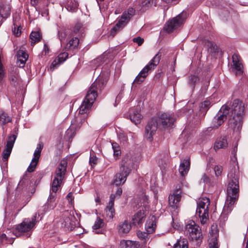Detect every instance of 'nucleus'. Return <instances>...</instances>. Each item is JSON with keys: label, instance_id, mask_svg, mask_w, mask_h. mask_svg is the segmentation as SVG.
Here are the masks:
<instances>
[{"label": "nucleus", "instance_id": "obj_46", "mask_svg": "<svg viewBox=\"0 0 248 248\" xmlns=\"http://www.w3.org/2000/svg\"><path fill=\"white\" fill-rule=\"evenodd\" d=\"M214 171L217 176H220L222 171V167L221 166H216L214 168Z\"/></svg>", "mask_w": 248, "mask_h": 248}, {"label": "nucleus", "instance_id": "obj_8", "mask_svg": "<svg viewBox=\"0 0 248 248\" xmlns=\"http://www.w3.org/2000/svg\"><path fill=\"white\" fill-rule=\"evenodd\" d=\"M160 60V56L158 54H156L136 77L133 84H140L142 83L147 76L148 72L154 69L158 64Z\"/></svg>", "mask_w": 248, "mask_h": 248}, {"label": "nucleus", "instance_id": "obj_4", "mask_svg": "<svg viewBox=\"0 0 248 248\" xmlns=\"http://www.w3.org/2000/svg\"><path fill=\"white\" fill-rule=\"evenodd\" d=\"M133 160L129 156L124 157L121 162L120 172L117 173L113 180V184L117 186L123 185L133 167Z\"/></svg>", "mask_w": 248, "mask_h": 248}, {"label": "nucleus", "instance_id": "obj_14", "mask_svg": "<svg viewBox=\"0 0 248 248\" xmlns=\"http://www.w3.org/2000/svg\"><path fill=\"white\" fill-rule=\"evenodd\" d=\"M181 193L180 186L176 188L172 194L169 197V204L173 208H177L179 206V202L181 199Z\"/></svg>", "mask_w": 248, "mask_h": 248}, {"label": "nucleus", "instance_id": "obj_5", "mask_svg": "<svg viewBox=\"0 0 248 248\" xmlns=\"http://www.w3.org/2000/svg\"><path fill=\"white\" fill-rule=\"evenodd\" d=\"M210 203L209 198L206 197L199 199L197 203L196 214L199 216L200 222L202 225L206 224L209 219V206Z\"/></svg>", "mask_w": 248, "mask_h": 248}, {"label": "nucleus", "instance_id": "obj_32", "mask_svg": "<svg viewBox=\"0 0 248 248\" xmlns=\"http://www.w3.org/2000/svg\"><path fill=\"white\" fill-rule=\"evenodd\" d=\"M121 248H135V242L131 240H123L120 241Z\"/></svg>", "mask_w": 248, "mask_h": 248}, {"label": "nucleus", "instance_id": "obj_35", "mask_svg": "<svg viewBox=\"0 0 248 248\" xmlns=\"http://www.w3.org/2000/svg\"><path fill=\"white\" fill-rule=\"evenodd\" d=\"M157 0H140L141 7L146 8L155 6Z\"/></svg>", "mask_w": 248, "mask_h": 248}, {"label": "nucleus", "instance_id": "obj_33", "mask_svg": "<svg viewBox=\"0 0 248 248\" xmlns=\"http://www.w3.org/2000/svg\"><path fill=\"white\" fill-rule=\"evenodd\" d=\"M104 225V222L102 219L99 217H97L95 220L94 225L93 226V229L95 231V232L96 233H100V232L97 231L99 229L102 228Z\"/></svg>", "mask_w": 248, "mask_h": 248}, {"label": "nucleus", "instance_id": "obj_19", "mask_svg": "<svg viewBox=\"0 0 248 248\" xmlns=\"http://www.w3.org/2000/svg\"><path fill=\"white\" fill-rule=\"evenodd\" d=\"M190 160L184 159L180 163L179 171L181 176H185L187 174L190 168Z\"/></svg>", "mask_w": 248, "mask_h": 248}, {"label": "nucleus", "instance_id": "obj_7", "mask_svg": "<svg viewBox=\"0 0 248 248\" xmlns=\"http://www.w3.org/2000/svg\"><path fill=\"white\" fill-rule=\"evenodd\" d=\"M185 233L192 241L201 243L202 239V234L201 228L194 221H189L185 226Z\"/></svg>", "mask_w": 248, "mask_h": 248}, {"label": "nucleus", "instance_id": "obj_21", "mask_svg": "<svg viewBox=\"0 0 248 248\" xmlns=\"http://www.w3.org/2000/svg\"><path fill=\"white\" fill-rule=\"evenodd\" d=\"M155 217L154 216H151L145 224V229L148 233H152L155 232L156 227Z\"/></svg>", "mask_w": 248, "mask_h": 248}, {"label": "nucleus", "instance_id": "obj_34", "mask_svg": "<svg viewBox=\"0 0 248 248\" xmlns=\"http://www.w3.org/2000/svg\"><path fill=\"white\" fill-rule=\"evenodd\" d=\"M78 3L75 0L68 1L65 7L69 11L74 12L78 8Z\"/></svg>", "mask_w": 248, "mask_h": 248}, {"label": "nucleus", "instance_id": "obj_49", "mask_svg": "<svg viewBox=\"0 0 248 248\" xmlns=\"http://www.w3.org/2000/svg\"><path fill=\"white\" fill-rule=\"evenodd\" d=\"M133 41L134 43H137L138 46H141L144 42V39L140 37H138L134 38L133 39Z\"/></svg>", "mask_w": 248, "mask_h": 248}, {"label": "nucleus", "instance_id": "obj_51", "mask_svg": "<svg viewBox=\"0 0 248 248\" xmlns=\"http://www.w3.org/2000/svg\"><path fill=\"white\" fill-rule=\"evenodd\" d=\"M97 162V158L95 156H92L90 157V162L91 164V165L92 164L95 165L96 164Z\"/></svg>", "mask_w": 248, "mask_h": 248}, {"label": "nucleus", "instance_id": "obj_25", "mask_svg": "<svg viewBox=\"0 0 248 248\" xmlns=\"http://www.w3.org/2000/svg\"><path fill=\"white\" fill-rule=\"evenodd\" d=\"M131 225L127 220H124L119 224L118 226V230L120 234H124L128 233L131 230Z\"/></svg>", "mask_w": 248, "mask_h": 248}, {"label": "nucleus", "instance_id": "obj_41", "mask_svg": "<svg viewBox=\"0 0 248 248\" xmlns=\"http://www.w3.org/2000/svg\"><path fill=\"white\" fill-rule=\"evenodd\" d=\"M17 59H22L27 60L28 59V54L25 50L20 49L17 52Z\"/></svg>", "mask_w": 248, "mask_h": 248}, {"label": "nucleus", "instance_id": "obj_11", "mask_svg": "<svg viewBox=\"0 0 248 248\" xmlns=\"http://www.w3.org/2000/svg\"><path fill=\"white\" fill-rule=\"evenodd\" d=\"M186 17V13L185 12H182L177 16L167 22L165 27V30L168 32L172 31L173 30L177 29L183 24Z\"/></svg>", "mask_w": 248, "mask_h": 248}, {"label": "nucleus", "instance_id": "obj_17", "mask_svg": "<svg viewBox=\"0 0 248 248\" xmlns=\"http://www.w3.org/2000/svg\"><path fill=\"white\" fill-rule=\"evenodd\" d=\"M9 80L11 84L14 86L20 85L22 83V80L19 77L18 71L17 68L13 69L10 73Z\"/></svg>", "mask_w": 248, "mask_h": 248}, {"label": "nucleus", "instance_id": "obj_52", "mask_svg": "<svg viewBox=\"0 0 248 248\" xmlns=\"http://www.w3.org/2000/svg\"><path fill=\"white\" fill-rule=\"evenodd\" d=\"M66 198L68 201V202L72 204H73V193L70 192L68 194V195L66 196Z\"/></svg>", "mask_w": 248, "mask_h": 248}, {"label": "nucleus", "instance_id": "obj_45", "mask_svg": "<svg viewBox=\"0 0 248 248\" xmlns=\"http://www.w3.org/2000/svg\"><path fill=\"white\" fill-rule=\"evenodd\" d=\"M137 236L141 240L145 239L148 236V233L144 232L138 231L137 232Z\"/></svg>", "mask_w": 248, "mask_h": 248}, {"label": "nucleus", "instance_id": "obj_43", "mask_svg": "<svg viewBox=\"0 0 248 248\" xmlns=\"http://www.w3.org/2000/svg\"><path fill=\"white\" fill-rule=\"evenodd\" d=\"M12 150V149H9L6 147L5 149L3 150L2 152V160L3 161H6L8 160Z\"/></svg>", "mask_w": 248, "mask_h": 248}, {"label": "nucleus", "instance_id": "obj_28", "mask_svg": "<svg viewBox=\"0 0 248 248\" xmlns=\"http://www.w3.org/2000/svg\"><path fill=\"white\" fill-rule=\"evenodd\" d=\"M20 18L18 16H16L13 18V25L14 27L12 29L13 33L16 36H18L21 34L20 24L18 22Z\"/></svg>", "mask_w": 248, "mask_h": 248}, {"label": "nucleus", "instance_id": "obj_55", "mask_svg": "<svg viewBox=\"0 0 248 248\" xmlns=\"http://www.w3.org/2000/svg\"><path fill=\"white\" fill-rule=\"evenodd\" d=\"M122 194V189L121 188H118L116 192V194H114L115 196H120L121 194Z\"/></svg>", "mask_w": 248, "mask_h": 248}, {"label": "nucleus", "instance_id": "obj_48", "mask_svg": "<svg viewBox=\"0 0 248 248\" xmlns=\"http://www.w3.org/2000/svg\"><path fill=\"white\" fill-rule=\"evenodd\" d=\"M27 61L22 59H17L16 63L19 67L23 68L24 67Z\"/></svg>", "mask_w": 248, "mask_h": 248}, {"label": "nucleus", "instance_id": "obj_27", "mask_svg": "<svg viewBox=\"0 0 248 248\" xmlns=\"http://www.w3.org/2000/svg\"><path fill=\"white\" fill-rule=\"evenodd\" d=\"M79 40L78 37H75L70 39L66 44L65 48L67 50H74L78 48Z\"/></svg>", "mask_w": 248, "mask_h": 248}, {"label": "nucleus", "instance_id": "obj_31", "mask_svg": "<svg viewBox=\"0 0 248 248\" xmlns=\"http://www.w3.org/2000/svg\"><path fill=\"white\" fill-rule=\"evenodd\" d=\"M76 128V127L74 126V122L72 121L71 126L65 132L64 136L65 138L69 141L72 140L75 135Z\"/></svg>", "mask_w": 248, "mask_h": 248}, {"label": "nucleus", "instance_id": "obj_36", "mask_svg": "<svg viewBox=\"0 0 248 248\" xmlns=\"http://www.w3.org/2000/svg\"><path fill=\"white\" fill-rule=\"evenodd\" d=\"M209 248H218L217 239L216 235H212L209 239Z\"/></svg>", "mask_w": 248, "mask_h": 248}, {"label": "nucleus", "instance_id": "obj_13", "mask_svg": "<svg viewBox=\"0 0 248 248\" xmlns=\"http://www.w3.org/2000/svg\"><path fill=\"white\" fill-rule=\"evenodd\" d=\"M228 107L227 106H223L220 111L214 117L213 121L214 127L218 128L226 120L228 117Z\"/></svg>", "mask_w": 248, "mask_h": 248}, {"label": "nucleus", "instance_id": "obj_2", "mask_svg": "<svg viewBox=\"0 0 248 248\" xmlns=\"http://www.w3.org/2000/svg\"><path fill=\"white\" fill-rule=\"evenodd\" d=\"M66 166L67 163L65 161L62 160L61 161L56 171L54 178L51 185L50 193L47 199V202L45 205L41 207L42 209H40L39 210V212L41 214H44L45 212L50 210H52L56 207L57 205V202H56V193L62 183V180L65 175Z\"/></svg>", "mask_w": 248, "mask_h": 248}, {"label": "nucleus", "instance_id": "obj_53", "mask_svg": "<svg viewBox=\"0 0 248 248\" xmlns=\"http://www.w3.org/2000/svg\"><path fill=\"white\" fill-rule=\"evenodd\" d=\"M48 52H49V47L46 44H45L44 45V49H43L42 53H44L45 55H46Z\"/></svg>", "mask_w": 248, "mask_h": 248}, {"label": "nucleus", "instance_id": "obj_42", "mask_svg": "<svg viewBox=\"0 0 248 248\" xmlns=\"http://www.w3.org/2000/svg\"><path fill=\"white\" fill-rule=\"evenodd\" d=\"M67 32L64 29H61L58 31V38L61 42L65 40L67 36Z\"/></svg>", "mask_w": 248, "mask_h": 248}, {"label": "nucleus", "instance_id": "obj_20", "mask_svg": "<svg viewBox=\"0 0 248 248\" xmlns=\"http://www.w3.org/2000/svg\"><path fill=\"white\" fill-rule=\"evenodd\" d=\"M232 62L236 75L241 74L243 73V65L240 62L238 56L237 55L234 54L232 56Z\"/></svg>", "mask_w": 248, "mask_h": 248}, {"label": "nucleus", "instance_id": "obj_50", "mask_svg": "<svg viewBox=\"0 0 248 248\" xmlns=\"http://www.w3.org/2000/svg\"><path fill=\"white\" fill-rule=\"evenodd\" d=\"M198 79V78L195 76H192L190 77L189 79V83L191 84L192 86H194L195 84V83L196 82L197 80Z\"/></svg>", "mask_w": 248, "mask_h": 248}, {"label": "nucleus", "instance_id": "obj_1", "mask_svg": "<svg viewBox=\"0 0 248 248\" xmlns=\"http://www.w3.org/2000/svg\"><path fill=\"white\" fill-rule=\"evenodd\" d=\"M240 172L238 166H233L230 167L228 174L229 183L227 188V199L224 206L228 212H231L233 205L239 198V179Z\"/></svg>", "mask_w": 248, "mask_h": 248}, {"label": "nucleus", "instance_id": "obj_3", "mask_svg": "<svg viewBox=\"0 0 248 248\" xmlns=\"http://www.w3.org/2000/svg\"><path fill=\"white\" fill-rule=\"evenodd\" d=\"M175 119L171 114L167 113L162 114L158 117H154L149 121L145 127L144 138L152 141L153 136L155 134L158 126L163 128L171 127Z\"/></svg>", "mask_w": 248, "mask_h": 248}, {"label": "nucleus", "instance_id": "obj_56", "mask_svg": "<svg viewBox=\"0 0 248 248\" xmlns=\"http://www.w3.org/2000/svg\"><path fill=\"white\" fill-rule=\"evenodd\" d=\"M95 201L98 204H100L101 203V199L100 196L98 194L97 195V197L95 199Z\"/></svg>", "mask_w": 248, "mask_h": 248}, {"label": "nucleus", "instance_id": "obj_37", "mask_svg": "<svg viewBox=\"0 0 248 248\" xmlns=\"http://www.w3.org/2000/svg\"><path fill=\"white\" fill-rule=\"evenodd\" d=\"M174 248H188V242L185 239L179 240L174 245Z\"/></svg>", "mask_w": 248, "mask_h": 248}, {"label": "nucleus", "instance_id": "obj_10", "mask_svg": "<svg viewBox=\"0 0 248 248\" xmlns=\"http://www.w3.org/2000/svg\"><path fill=\"white\" fill-rule=\"evenodd\" d=\"M103 83L99 79L96 80L92 84L84 100L93 105L97 96L98 91L103 89Z\"/></svg>", "mask_w": 248, "mask_h": 248}, {"label": "nucleus", "instance_id": "obj_40", "mask_svg": "<svg viewBox=\"0 0 248 248\" xmlns=\"http://www.w3.org/2000/svg\"><path fill=\"white\" fill-rule=\"evenodd\" d=\"M16 139V136L15 135L9 136L6 147L9 149H12Z\"/></svg>", "mask_w": 248, "mask_h": 248}, {"label": "nucleus", "instance_id": "obj_54", "mask_svg": "<svg viewBox=\"0 0 248 248\" xmlns=\"http://www.w3.org/2000/svg\"><path fill=\"white\" fill-rule=\"evenodd\" d=\"M202 179L203 180V181L204 183H207L209 182V177L208 176H207L205 174H204L203 175Z\"/></svg>", "mask_w": 248, "mask_h": 248}, {"label": "nucleus", "instance_id": "obj_24", "mask_svg": "<svg viewBox=\"0 0 248 248\" xmlns=\"http://www.w3.org/2000/svg\"><path fill=\"white\" fill-rule=\"evenodd\" d=\"M129 116L131 121L136 124H139L143 118L142 115L140 113V110L137 108L133 110Z\"/></svg>", "mask_w": 248, "mask_h": 248}, {"label": "nucleus", "instance_id": "obj_9", "mask_svg": "<svg viewBox=\"0 0 248 248\" xmlns=\"http://www.w3.org/2000/svg\"><path fill=\"white\" fill-rule=\"evenodd\" d=\"M135 13V10L133 8L130 7L125 11L115 26L111 30L110 34L114 36L117 31L122 29L127 24Z\"/></svg>", "mask_w": 248, "mask_h": 248}, {"label": "nucleus", "instance_id": "obj_38", "mask_svg": "<svg viewBox=\"0 0 248 248\" xmlns=\"http://www.w3.org/2000/svg\"><path fill=\"white\" fill-rule=\"evenodd\" d=\"M11 121V119L7 114L2 112L0 114V124L4 125Z\"/></svg>", "mask_w": 248, "mask_h": 248}, {"label": "nucleus", "instance_id": "obj_6", "mask_svg": "<svg viewBox=\"0 0 248 248\" xmlns=\"http://www.w3.org/2000/svg\"><path fill=\"white\" fill-rule=\"evenodd\" d=\"M244 114L245 105L243 102L239 99L234 100L232 103L231 111H228V118L229 122L236 124L237 119H239Z\"/></svg>", "mask_w": 248, "mask_h": 248}, {"label": "nucleus", "instance_id": "obj_30", "mask_svg": "<svg viewBox=\"0 0 248 248\" xmlns=\"http://www.w3.org/2000/svg\"><path fill=\"white\" fill-rule=\"evenodd\" d=\"M41 38V35L39 31H32L30 36L31 45L34 46L36 43L39 42Z\"/></svg>", "mask_w": 248, "mask_h": 248}, {"label": "nucleus", "instance_id": "obj_22", "mask_svg": "<svg viewBox=\"0 0 248 248\" xmlns=\"http://www.w3.org/2000/svg\"><path fill=\"white\" fill-rule=\"evenodd\" d=\"M11 13V7L6 2L0 3V15L3 18H7Z\"/></svg>", "mask_w": 248, "mask_h": 248}, {"label": "nucleus", "instance_id": "obj_26", "mask_svg": "<svg viewBox=\"0 0 248 248\" xmlns=\"http://www.w3.org/2000/svg\"><path fill=\"white\" fill-rule=\"evenodd\" d=\"M145 217L144 211L143 210H140L135 214L133 218V222L135 224L140 225L144 221Z\"/></svg>", "mask_w": 248, "mask_h": 248}, {"label": "nucleus", "instance_id": "obj_18", "mask_svg": "<svg viewBox=\"0 0 248 248\" xmlns=\"http://www.w3.org/2000/svg\"><path fill=\"white\" fill-rule=\"evenodd\" d=\"M228 146V141L225 137L217 138L214 143V149L216 151L219 149H225Z\"/></svg>", "mask_w": 248, "mask_h": 248}, {"label": "nucleus", "instance_id": "obj_16", "mask_svg": "<svg viewBox=\"0 0 248 248\" xmlns=\"http://www.w3.org/2000/svg\"><path fill=\"white\" fill-rule=\"evenodd\" d=\"M115 199V195L113 194H111L109 198V201L105 209L106 215L109 219H112L115 215V209L114 208Z\"/></svg>", "mask_w": 248, "mask_h": 248}, {"label": "nucleus", "instance_id": "obj_44", "mask_svg": "<svg viewBox=\"0 0 248 248\" xmlns=\"http://www.w3.org/2000/svg\"><path fill=\"white\" fill-rule=\"evenodd\" d=\"M211 103L208 100H205L201 104V109L203 110H207L210 107Z\"/></svg>", "mask_w": 248, "mask_h": 248}, {"label": "nucleus", "instance_id": "obj_47", "mask_svg": "<svg viewBox=\"0 0 248 248\" xmlns=\"http://www.w3.org/2000/svg\"><path fill=\"white\" fill-rule=\"evenodd\" d=\"M81 25L80 23L77 24L74 29V33L76 34L78 33H81Z\"/></svg>", "mask_w": 248, "mask_h": 248}, {"label": "nucleus", "instance_id": "obj_39", "mask_svg": "<svg viewBox=\"0 0 248 248\" xmlns=\"http://www.w3.org/2000/svg\"><path fill=\"white\" fill-rule=\"evenodd\" d=\"M111 145L113 150L114 156L116 157H118L121 154V151L119 145L116 142L112 143Z\"/></svg>", "mask_w": 248, "mask_h": 248}, {"label": "nucleus", "instance_id": "obj_29", "mask_svg": "<svg viewBox=\"0 0 248 248\" xmlns=\"http://www.w3.org/2000/svg\"><path fill=\"white\" fill-rule=\"evenodd\" d=\"M92 106V105L91 103H89L84 100L82 104L78 108V110L79 114H83L88 113L90 111Z\"/></svg>", "mask_w": 248, "mask_h": 248}, {"label": "nucleus", "instance_id": "obj_12", "mask_svg": "<svg viewBox=\"0 0 248 248\" xmlns=\"http://www.w3.org/2000/svg\"><path fill=\"white\" fill-rule=\"evenodd\" d=\"M36 215L37 214H36L35 215L32 217L31 221H28L25 219L21 223L16 225L13 230L14 234L16 237H18L23 233L31 230L35 224Z\"/></svg>", "mask_w": 248, "mask_h": 248}, {"label": "nucleus", "instance_id": "obj_58", "mask_svg": "<svg viewBox=\"0 0 248 248\" xmlns=\"http://www.w3.org/2000/svg\"><path fill=\"white\" fill-rule=\"evenodd\" d=\"M211 46H213V45H214V43H211Z\"/></svg>", "mask_w": 248, "mask_h": 248}, {"label": "nucleus", "instance_id": "obj_57", "mask_svg": "<svg viewBox=\"0 0 248 248\" xmlns=\"http://www.w3.org/2000/svg\"><path fill=\"white\" fill-rule=\"evenodd\" d=\"M98 2L99 1H104V0H96Z\"/></svg>", "mask_w": 248, "mask_h": 248}, {"label": "nucleus", "instance_id": "obj_23", "mask_svg": "<svg viewBox=\"0 0 248 248\" xmlns=\"http://www.w3.org/2000/svg\"><path fill=\"white\" fill-rule=\"evenodd\" d=\"M68 55L67 52L60 53L58 57L52 62L50 68L55 69L58 65L64 62L67 59Z\"/></svg>", "mask_w": 248, "mask_h": 248}, {"label": "nucleus", "instance_id": "obj_15", "mask_svg": "<svg viewBox=\"0 0 248 248\" xmlns=\"http://www.w3.org/2000/svg\"><path fill=\"white\" fill-rule=\"evenodd\" d=\"M43 148V144L42 143H39L37 144L33 154L34 157L32 159L31 162L28 168V171L31 172L34 170L38 163Z\"/></svg>", "mask_w": 248, "mask_h": 248}]
</instances>
